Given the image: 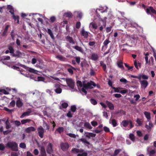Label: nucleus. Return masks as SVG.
I'll return each mask as SVG.
<instances>
[{
	"label": "nucleus",
	"instance_id": "nucleus-1",
	"mask_svg": "<svg viewBox=\"0 0 156 156\" xmlns=\"http://www.w3.org/2000/svg\"><path fill=\"white\" fill-rule=\"evenodd\" d=\"M7 146L11 149L12 151H18V145L15 142H9L7 144Z\"/></svg>",
	"mask_w": 156,
	"mask_h": 156
},
{
	"label": "nucleus",
	"instance_id": "nucleus-2",
	"mask_svg": "<svg viewBox=\"0 0 156 156\" xmlns=\"http://www.w3.org/2000/svg\"><path fill=\"white\" fill-rule=\"evenodd\" d=\"M96 86V84L94 82L91 80L90 82L87 83L86 84L84 83H83V86L86 89H93L94 87H95Z\"/></svg>",
	"mask_w": 156,
	"mask_h": 156
},
{
	"label": "nucleus",
	"instance_id": "nucleus-3",
	"mask_svg": "<svg viewBox=\"0 0 156 156\" xmlns=\"http://www.w3.org/2000/svg\"><path fill=\"white\" fill-rule=\"evenodd\" d=\"M66 81L68 86L72 89H74L75 82L74 80L71 78H66Z\"/></svg>",
	"mask_w": 156,
	"mask_h": 156
},
{
	"label": "nucleus",
	"instance_id": "nucleus-4",
	"mask_svg": "<svg viewBox=\"0 0 156 156\" xmlns=\"http://www.w3.org/2000/svg\"><path fill=\"white\" fill-rule=\"evenodd\" d=\"M130 76L131 78L138 79L140 80H141V78L144 80H147L148 79V76L144 74L141 75L140 74L138 76L131 75Z\"/></svg>",
	"mask_w": 156,
	"mask_h": 156
},
{
	"label": "nucleus",
	"instance_id": "nucleus-5",
	"mask_svg": "<svg viewBox=\"0 0 156 156\" xmlns=\"http://www.w3.org/2000/svg\"><path fill=\"white\" fill-rule=\"evenodd\" d=\"M54 91L57 94H59L62 92V89L61 88V86L58 83H55L54 85Z\"/></svg>",
	"mask_w": 156,
	"mask_h": 156
},
{
	"label": "nucleus",
	"instance_id": "nucleus-6",
	"mask_svg": "<svg viewBox=\"0 0 156 156\" xmlns=\"http://www.w3.org/2000/svg\"><path fill=\"white\" fill-rule=\"evenodd\" d=\"M61 148L63 151H67L69 147L68 143L62 142L60 144Z\"/></svg>",
	"mask_w": 156,
	"mask_h": 156
},
{
	"label": "nucleus",
	"instance_id": "nucleus-7",
	"mask_svg": "<svg viewBox=\"0 0 156 156\" xmlns=\"http://www.w3.org/2000/svg\"><path fill=\"white\" fill-rule=\"evenodd\" d=\"M39 136L41 138L43 137V134L44 133V129L41 126H40L37 129Z\"/></svg>",
	"mask_w": 156,
	"mask_h": 156
},
{
	"label": "nucleus",
	"instance_id": "nucleus-8",
	"mask_svg": "<svg viewBox=\"0 0 156 156\" xmlns=\"http://www.w3.org/2000/svg\"><path fill=\"white\" fill-rule=\"evenodd\" d=\"M146 12L148 14L151 13L156 14V10L152 6H149L146 9Z\"/></svg>",
	"mask_w": 156,
	"mask_h": 156
},
{
	"label": "nucleus",
	"instance_id": "nucleus-9",
	"mask_svg": "<svg viewBox=\"0 0 156 156\" xmlns=\"http://www.w3.org/2000/svg\"><path fill=\"white\" fill-rule=\"evenodd\" d=\"M53 145L51 143H49L46 148V151L48 154H51L53 152Z\"/></svg>",
	"mask_w": 156,
	"mask_h": 156
},
{
	"label": "nucleus",
	"instance_id": "nucleus-10",
	"mask_svg": "<svg viewBox=\"0 0 156 156\" xmlns=\"http://www.w3.org/2000/svg\"><path fill=\"white\" fill-rule=\"evenodd\" d=\"M140 83L141 84V87L145 89L148 85L147 81L145 80H140Z\"/></svg>",
	"mask_w": 156,
	"mask_h": 156
},
{
	"label": "nucleus",
	"instance_id": "nucleus-11",
	"mask_svg": "<svg viewBox=\"0 0 156 156\" xmlns=\"http://www.w3.org/2000/svg\"><path fill=\"white\" fill-rule=\"evenodd\" d=\"M149 55V54L148 53H147L145 55V61L146 62V64H147L148 63L149 64H150V61H151L152 65L154 64V59L153 57L152 56H151L150 59V61L148 62V56Z\"/></svg>",
	"mask_w": 156,
	"mask_h": 156
},
{
	"label": "nucleus",
	"instance_id": "nucleus-12",
	"mask_svg": "<svg viewBox=\"0 0 156 156\" xmlns=\"http://www.w3.org/2000/svg\"><path fill=\"white\" fill-rule=\"evenodd\" d=\"M39 156H46L45 149L43 146L41 147L40 154Z\"/></svg>",
	"mask_w": 156,
	"mask_h": 156
},
{
	"label": "nucleus",
	"instance_id": "nucleus-13",
	"mask_svg": "<svg viewBox=\"0 0 156 156\" xmlns=\"http://www.w3.org/2000/svg\"><path fill=\"white\" fill-rule=\"evenodd\" d=\"M99 58L98 54L96 53H92L90 56V59L94 61L97 60Z\"/></svg>",
	"mask_w": 156,
	"mask_h": 156
},
{
	"label": "nucleus",
	"instance_id": "nucleus-14",
	"mask_svg": "<svg viewBox=\"0 0 156 156\" xmlns=\"http://www.w3.org/2000/svg\"><path fill=\"white\" fill-rule=\"evenodd\" d=\"M85 134V136L86 137L88 138V139L90 138L91 137H95L96 134L94 133H89L87 132H84Z\"/></svg>",
	"mask_w": 156,
	"mask_h": 156
},
{
	"label": "nucleus",
	"instance_id": "nucleus-15",
	"mask_svg": "<svg viewBox=\"0 0 156 156\" xmlns=\"http://www.w3.org/2000/svg\"><path fill=\"white\" fill-rule=\"evenodd\" d=\"M81 35L83 37L85 38H87L88 37V32L87 31H85L84 29H83L81 32Z\"/></svg>",
	"mask_w": 156,
	"mask_h": 156
},
{
	"label": "nucleus",
	"instance_id": "nucleus-16",
	"mask_svg": "<svg viewBox=\"0 0 156 156\" xmlns=\"http://www.w3.org/2000/svg\"><path fill=\"white\" fill-rule=\"evenodd\" d=\"M36 129L33 126H30L26 128L25 129L26 133H30L31 132L34 131Z\"/></svg>",
	"mask_w": 156,
	"mask_h": 156
},
{
	"label": "nucleus",
	"instance_id": "nucleus-17",
	"mask_svg": "<svg viewBox=\"0 0 156 156\" xmlns=\"http://www.w3.org/2000/svg\"><path fill=\"white\" fill-rule=\"evenodd\" d=\"M7 9L9 10V12L12 15V16L14 15V9L12 6L10 5H7Z\"/></svg>",
	"mask_w": 156,
	"mask_h": 156
},
{
	"label": "nucleus",
	"instance_id": "nucleus-18",
	"mask_svg": "<svg viewBox=\"0 0 156 156\" xmlns=\"http://www.w3.org/2000/svg\"><path fill=\"white\" fill-rule=\"evenodd\" d=\"M16 106L18 108L22 107L23 105V103L21 101L20 98H19L18 99V100L16 101Z\"/></svg>",
	"mask_w": 156,
	"mask_h": 156
},
{
	"label": "nucleus",
	"instance_id": "nucleus-19",
	"mask_svg": "<svg viewBox=\"0 0 156 156\" xmlns=\"http://www.w3.org/2000/svg\"><path fill=\"white\" fill-rule=\"evenodd\" d=\"M66 41H68L70 43L72 44H75V42L72 37L69 36H67L66 37Z\"/></svg>",
	"mask_w": 156,
	"mask_h": 156
},
{
	"label": "nucleus",
	"instance_id": "nucleus-20",
	"mask_svg": "<svg viewBox=\"0 0 156 156\" xmlns=\"http://www.w3.org/2000/svg\"><path fill=\"white\" fill-rule=\"evenodd\" d=\"M82 149H79L75 148H73L71 150V151L73 153H82L83 151Z\"/></svg>",
	"mask_w": 156,
	"mask_h": 156
},
{
	"label": "nucleus",
	"instance_id": "nucleus-21",
	"mask_svg": "<svg viewBox=\"0 0 156 156\" xmlns=\"http://www.w3.org/2000/svg\"><path fill=\"white\" fill-rule=\"evenodd\" d=\"M106 102L108 107L110 110L114 109V106L112 103L108 101H106Z\"/></svg>",
	"mask_w": 156,
	"mask_h": 156
},
{
	"label": "nucleus",
	"instance_id": "nucleus-22",
	"mask_svg": "<svg viewBox=\"0 0 156 156\" xmlns=\"http://www.w3.org/2000/svg\"><path fill=\"white\" fill-rule=\"evenodd\" d=\"M144 114L147 120V121L150 122L151 119L150 113L147 112H145Z\"/></svg>",
	"mask_w": 156,
	"mask_h": 156
},
{
	"label": "nucleus",
	"instance_id": "nucleus-23",
	"mask_svg": "<svg viewBox=\"0 0 156 156\" xmlns=\"http://www.w3.org/2000/svg\"><path fill=\"white\" fill-rule=\"evenodd\" d=\"M129 124V120H123L121 123V125L125 127H127Z\"/></svg>",
	"mask_w": 156,
	"mask_h": 156
},
{
	"label": "nucleus",
	"instance_id": "nucleus-24",
	"mask_svg": "<svg viewBox=\"0 0 156 156\" xmlns=\"http://www.w3.org/2000/svg\"><path fill=\"white\" fill-rule=\"evenodd\" d=\"M29 72L33 73L35 74H37L38 71L37 70H36L33 68L27 67V69H26Z\"/></svg>",
	"mask_w": 156,
	"mask_h": 156
},
{
	"label": "nucleus",
	"instance_id": "nucleus-25",
	"mask_svg": "<svg viewBox=\"0 0 156 156\" xmlns=\"http://www.w3.org/2000/svg\"><path fill=\"white\" fill-rule=\"evenodd\" d=\"M22 55V53L19 51H16L15 53L13 54V56L17 58H19L20 56Z\"/></svg>",
	"mask_w": 156,
	"mask_h": 156
},
{
	"label": "nucleus",
	"instance_id": "nucleus-26",
	"mask_svg": "<svg viewBox=\"0 0 156 156\" xmlns=\"http://www.w3.org/2000/svg\"><path fill=\"white\" fill-rule=\"evenodd\" d=\"M47 32L52 39H54V36L53 35V34L52 30L48 28Z\"/></svg>",
	"mask_w": 156,
	"mask_h": 156
},
{
	"label": "nucleus",
	"instance_id": "nucleus-27",
	"mask_svg": "<svg viewBox=\"0 0 156 156\" xmlns=\"http://www.w3.org/2000/svg\"><path fill=\"white\" fill-rule=\"evenodd\" d=\"M9 118H8L7 119L5 123L6 124L5 128L7 129H9L11 127V125L9 122Z\"/></svg>",
	"mask_w": 156,
	"mask_h": 156
},
{
	"label": "nucleus",
	"instance_id": "nucleus-28",
	"mask_svg": "<svg viewBox=\"0 0 156 156\" xmlns=\"http://www.w3.org/2000/svg\"><path fill=\"white\" fill-rule=\"evenodd\" d=\"M73 48L76 50L79 51L81 52L82 53L83 51V50L81 47L78 46H73Z\"/></svg>",
	"mask_w": 156,
	"mask_h": 156
},
{
	"label": "nucleus",
	"instance_id": "nucleus-29",
	"mask_svg": "<svg viewBox=\"0 0 156 156\" xmlns=\"http://www.w3.org/2000/svg\"><path fill=\"white\" fill-rule=\"evenodd\" d=\"M80 140L83 143H84L85 145H86V144H87L88 145L90 144V143L87 141V140L84 138H82L80 139Z\"/></svg>",
	"mask_w": 156,
	"mask_h": 156
},
{
	"label": "nucleus",
	"instance_id": "nucleus-30",
	"mask_svg": "<svg viewBox=\"0 0 156 156\" xmlns=\"http://www.w3.org/2000/svg\"><path fill=\"white\" fill-rule=\"evenodd\" d=\"M64 16L66 17H67L69 18H71L73 17V15L70 12H65L64 14Z\"/></svg>",
	"mask_w": 156,
	"mask_h": 156
},
{
	"label": "nucleus",
	"instance_id": "nucleus-31",
	"mask_svg": "<svg viewBox=\"0 0 156 156\" xmlns=\"http://www.w3.org/2000/svg\"><path fill=\"white\" fill-rule=\"evenodd\" d=\"M14 20L15 21H17V23L18 24L20 23L19 21V16H15V15L12 16Z\"/></svg>",
	"mask_w": 156,
	"mask_h": 156
},
{
	"label": "nucleus",
	"instance_id": "nucleus-32",
	"mask_svg": "<svg viewBox=\"0 0 156 156\" xmlns=\"http://www.w3.org/2000/svg\"><path fill=\"white\" fill-rule=\"evenodd\" d=\"M84 126L89 129H91L92 127L91 126L90 124L88 122H86L84 124Z\"/></svg>",
	"mask_w": 156,
	"mask_h": 156
},
{
	"label": "nucleus",
	"instance_id": "nucleus-33",
	"mask_svg": "<svg viewBox=\"0 0 156 156\" xmlns=\"http://www.w3.org/2000/svg\"><path fill=\"white\" fill-rule=\"evenodd\" d=\"M30 113V112H29L28 111L24 112L20 116V118H23L25 116L29 115Z\"/></svg>",
	"mask_w": 156,
	"mask_h": 156
},
{
	"label": "nucleus",
	"instance_id": "nucleus-34",
	"mask_svg": "<svg viewBox=\"0 0 156 156\" xmlns=\"http://www.w3.org/2000/svg\"><path fill=\"white\" fill-rule=\"evenodd\" d=\"M101 66L103 68V70L105 71L106 70V65L104 63L103 61H101L100 63Z\"/></svg>",
	"mask_w": 156,
	"mask_h": 156
},
{
	"label": "nucleus",
	"instance_id": "nucleus-35",
	"mask_svg": "<svg viewBox=\"0 0 156 156\" xmlns=\"http://www.w3.org/2000/svg\"><path fill=\"white\" fill-rule=\"evenodd\" d=\"M122 151L121 149H117L115 150L114 151V153L113 154V156H117L120 151Z\"/></svg>",
	"mask_w": 156,
	"mask_h": 156
},
{
	"label": "nucleus",
	"instance_id": "nucleus-36",
	"mask_svg": "<svg viewBox=\"0 0 156 156\" xmlns=\"http://www.w3.org/2000/svg\"><path fill=\"white\" fill-rule=\"evenodd\" d=\"M129 139L133 141L135 140V136L133 133H130L129 135Z\"/></svg>",
	"mask_w": 156,
	"mask_h": 156
},
{
	"label": "nucleus",
	"instance_id": "nucleus-37",
	"mask_svg": "<svg viewBox=\"0 0 156 156\" xmlns=\"http://www.w3.org/2000/svg\"><path fill=\"white\" fill-rule=\"evenodd\" d=\"M64 130V129L63 127H59L56 129V131L60 134L63 132Z\"/></svg>",
	"mask_w": 156,
	"mask_h": 156
},
{
	"label": "nucleus",
	"instance_id": "nucleus-38",
	"mask_svg": "<svg viewBox=\"0 0 156 156\" xmlns=\"http://www.w3.org/2000/svg\"><path fill=\"white\" fill-rule=\"evenodd\" d=\"M8 49L9 50V53L13 54H14V50L13 48L11 46H9L8 47Z\"/></svg>",
	"mask_w": 156,
	"mask_h": 156
},
{
	"label": "nucleus",
	"instance_id": "nucleus-39",
	"mask_svg": "<svg viewBox=\"0 0 156 156\" xmlns=\"http://www.w3.org/2000/svg\"><path fill=\"white\" fill-rule=\"evenodd\" d=\"M31 120L29 119H23L21 121L22 124H24L27 122H29Z\"/></svg>",
	"mask_w": 156,
	"mask_h": 156
},
{
	"label": "nucleus",
	"instance_id": "nucleus-40",
	"mask_svg": "<svg viewBox=\"0 0 156 156\" xmlns=\"http://www.w3.org/2000/svg\"><path fill=\"white\" fill-rule=\"evenodd\" d=\"M112 123L113 127H115L117 126V122L115 119H112Z\"/></svg>",
	"mask_w": 156,
	"mask_h": 156
},
{
	"label": "nucleus",
	"instance_id": "nucleus-41",
	"mask_svg": "<svg viewBox=\"0 0 156 156\" xmlns=\"http://www.w3.org/2000/svg\"><path fill=\"white\" fill-rule=\"evenodd\" d=\"M90 26H91L94 29H96L97 28V24L94 23H91L90 24Z\"/></svg>",
	"mask_w": 156,
	"mask_h": 156
},
{
	"label": "nucleus",
	"instance_id": "nucleus-42",
	"mask_svg": "<svg viewBox=\"0 0 156 156\" xmlns=\"http://www.w3.org/2000/svg\"><path fill=\"white\" fill-rule=\"evenodd\" d=\"M56 58L62 61H65V58L62 55H58L56 56Z\"/></svg>",
	"mask_w": 156,
	"mask_h": 156
},
{
	"label": "nucleus",
	"instance_id": "nucleus-43",
	"mask_svg": "<svg viewBox=\"0 0 156 156\" xmlns=\"http://www.w3.org/2000/svg\"><path fill=\"white\" fill-rule=\"evenodd\" d=\"M90 101L91 103L94 105H95L97 104V101L93 98L90 99Z\"/></svg>",
	"mask_w": 156,
	"mask_h": 156
},
{
	"label": "nucleus",
	"instance_id": "nucleus-44",
	"mask_svg": "<svg viewBox=\"0 0 156 156\" xmlns=\"http://www.w3.org/2000/svg\"><path fill=\"white\" fill-rule=\"evenodd\" d=\"M70 109L71 111L73 112H74L76 111V108L75 105H73L71 106Z\"/></svg>",
	"mask_w": 156,
	"mask_h": 156
},
{
	"label": "nucleus",
	"instance_id": "nucleus-45",
	"mask_svg": "<svg viewBox=\"0 0 156 156\" xmlns=\"http://www.w3.org/2000/svg\"><path fill=\"white\" fill-rule=\"evenodd\" d=\"M136 123L139 125V126H140L142 124V121L141 119L137 118L136 121Z\"/></svg>",
	"mask_w": 156,
	"mask_h": 156
},
{
	"label": "nucleus",
	"instance_id": "nucleus-46",
	"mask_svg": "<svg viewBox=\"0 0 156 156\" xmlns=\"http://www.w3.org/2000/svg\"><path fill=\"white\" fill-rule=\"evenodd\" d=\"M10 35L13 40H14L15 37L16 36L15 34L14 33V30H12L11 32Z\"/></svg>",
	"mask_w": 156,
	"mask_h": 156
},
{
	"label": "nucleus",
	"instance_id": "nucleus-47",
	"mask_svg": "<svg viewBox=\"0 0 156 156\" xmlns=\"http://www.w3.org/2000/svg\"><path fill=\"white\" fill-rule=\"evenodd\" d=\"M122 63L121 62H118L117 63V65L119 68L124 69V66L122 64Z\"/></svg>",
	"mask_w": 156,
	"mask_h": 156
},
{
	"label": "nucleus",
	"instance_id": "nucleus-48",
	"mask_svg": "<svg viewBox=\"0 0 156 156\" xmlns=\"http://www.w3.org/2000/svg\"><path fill=\"white\" fill-rule=\"evenodd\" d=\"M124 65L125 66L128 68V70H133V66H129L127 64L124 63Z\"/></svg>",
	"mask_w": 156,
	"mask_h": 156
},
{
	"label": "nucleus",
	"instance_id": "nucleus-49",
	"mask_svg": "<svg viewBox=\"0 0 156 156\" xmlns=\"http://www.w3.org/2000/svg\"><path fill=\"white\" fill-rule=\"evenodd\" d=\"M68 106V105L67 103L64 102L62 104V106L63 108H66Z\"/></svg>",
	"mask_w": 156,
	"mask_h": 156
},
{
	"label": "nucleus",
	"instance_id": "nucleus-50",
	"mask_svg": "<svg viewBox=\"0 0 156 156\" xmlns=\"http://www.w3.org/2000/svg\"><path fill=\"white\" fill-rule=\"evenodd\" d=\"M37 81H44L45 80L44 77L42 76H38L37 78Z\"/></svg>",
	"mask_w": 156,
	"mask_h": 156
},
{
	"label": "nucleus",
	"instance_id": "nucleus-51",
	"mask_svg": "<svg viewBox=\"0 0 156 156\" xmlns=\"http://www.w3.org/2000/svg\"><path fill=\"white\" fill-rule=\"evenodd\" d=\"M4 109L6 111L9 112L10 113H12L14 111L13 109H9L6 107H4Z\"/></svg>",
	"mask_w": 156,
	"mask_h": 156
},
{
	"label": "nucleus",
	"instance_id": "nucleus-52",
	"mask_svg": "<svg viewBox=\"0 0 156 156\" xmlns=\"http://www.w3.org/2000/svg\"><path fill=\"white\" fill-rule=\"evenodd\" d=\"M120 81L121 82L123 83L124 84H126L128 82L126 80L123 78L120 80Z\"/></svg>",
	"mask_w": 156,
	"mask_h": 156
},
{
	"label": "nucleus",
	"instance_id": "nucleus-53",
	"mask_svg": "<svg viewBox=\"0 0 156 156\" xmlns=\"http://www.w3.org/2000/svg\"><path fill=\"white\" fill-rule=\"evenodd\" d=\"M66 135L69 136L71 137L75 138L76 137V135L74 134L71 133H68L66 134Z\"/></svg>",
	"mask_w": 156,
	"mask_h": 156
},
{
	"label": "nucleus",
	"instance_id": "nucleus-54",
	"mask_svg": "<svg viewBox=\"0 0 156 156\" xmlns=\"http://www.w3.org/2000/svg\"><path fill=\"white\" fill-rule=\"evenodd\" d=\"M110 41H109L108 39H106L103 42V44L104 46H107L109 43L110 42Z\"/></svg>",
	"mask_w": 156,
	"mask_h": 156
},
{
	"label": "nucleus",
	"instance_id": "nucleus-55",
	"mask_svg": "<svg viewBox=\"0 0 156 156\" xmlns=\"http://www.w3.org/2000/svg\"><path fill=\"white\" fill-rule=\"evenodd\" d=\"M0 92H2L5 94H9V92L7 90H0Z\"/></svg>",
	"mask_w": 156,
	"mask_h": 156
},
{
	"label": "nucleus",
	"instance_id": "nucleus-56",
	"mask_svg": "<svg viewBox=\"0 0 156 156\" xmlns=\"http://www.w3.org/2000/svg\"><path fill=\"white\" fill-rule=\"evenodd\" d=\"M129 124L130 129L134 127V125L133 124L132 122L130 120H129Z\"/></svg>",
	"mask_w": 156,
	"mask_h": 156
},
{
	"label": "nucleus",
	"instance_id": "nucleus-57",
	"mask_svg": "<svg viewBox=\"0 0 156 156\" xmlns=\"http://www.w3.org/2000/svg\"><path fill=\"white\" fill-rule=\"evenodd\" d=\"M87 152H83L82 154H77V156H87Z\"/></svg>",
	"mask_w": 156,
	"mask_h": 156
},
{
	"label": "nucleus",
	"instance_id": "nucleus-58",
	"mask_svg": "<svg viewBox=\"0 0 156 156\" xmlns=\"http://www.w3.org/2000/svg\"><path fill=\"white\" fill-rule=\"evenodd\" d=\"M16 103L14 100H12L10 103V105L12 107H14Z\"/></svg>",
	"mask_w": 156,
	"mask_h": 156
},
{
	"label": "nucleus",
	"instance_id": "nucleus-59",
	"mask_svg": "<svg viewBox=\"0 0 156 156\" xmlns=\"http://www.w3.org/2000/svg\"><path fill=\"white\" fill-rule=\"evenodd\" d=\"M19 146L20 147L23 148H24L26 147V144H25V143H21L20 144Z\"/></svg>",
	"mask_w": 156,
	"mask_h": 156
},
{
	"label": "nucleus",
	"instance_id": "nucleus-60",
	"mask_svg": "<svg viewBox=\"0 0 156 156\" xmlns=\"http://www.w3.org/2000/svg\"><path fill=\"white\" fill-rule=\"evenodd\" d=\"M104 131L106 132H110V129L108 128L107 126H105L103 128Z\"/></svg>",
	"mask_w": 156,
	"mask_h": 156
},
{
	"label": "nucleus",
	"instance_id": "nucleus-61",
	"mask_svg": "<svg viewBox=\"0 0 156 156\" xmlns=\"http://www.w3.org/2000/svg\"><path fill=\"white\" fill-rule=\"evenodd\" d=\"M95 41H90L88 43V45L90 46H93L95 44Z\"/></svg>",
	"mask_w": 156,
	"mask_h": 156
},
{
	"label": "nucleus",
	"instance_id": "nucleus-62",
	"mask_svg": "<svg viewBox=\"0 0 156 156\" xmlns=\"http://www.w3.org/2000/svg\"><path fill=\"white\" fill-rule=\"evenodd\" d=\"M11 132H12L11 130H6L5 131H3V133L4 135H7Z\"/></svg>",
	"mask_w": 156,
	"mask_h": 156
},
{
	"label": "nucleus",
	"instance_id": "nucleus-63",
	"mask_svg": "<svg viewBox=\"0 0 156 156\" xmlns=\"http://www.w3.org/2000/svg\"><path fill=\"white\" fill-rule=\"evenodd\" d=\"M80 22H77L76 24V28L77 29H79L80 27Z\"/></svg>",
	"mask_w": 156,
	"mask_h": 156
},
{
	"label": "nucleus",
	"instance_id": "nucleus-64",
	"mask_svg": "<svg viewBox=\"0 0 156 156\" xmlns=\"http://www.w3.org/2000/svg\"><path fill=\"white\" fill-rule=\"evenodd\" d=\"M50 20L51 23H53L56 20V18L55 16H52L51 17Z\"/></svg>",
	"mask_w": 156,
	"mask_h": 156
}]
</instances>
